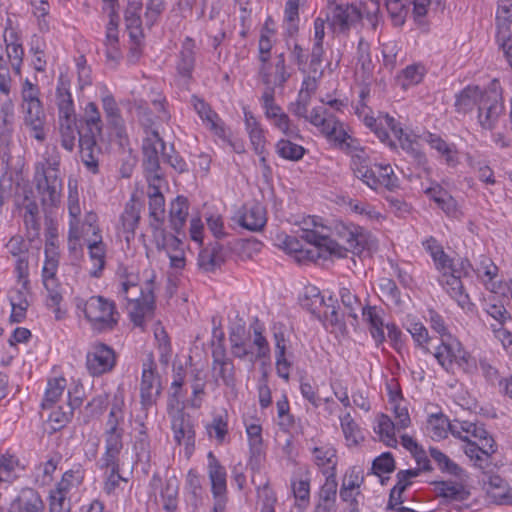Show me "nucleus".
Here are the masks:
<instances>
[{"label": "nucleus", "mask_w": 512, "mask_h": 512, "mask_svg": "<svg viewBox=\"0 0 512 512\" xmlns=\"http://www.w3.org/2000/svg\"><path fill=\"white\" fill-rule=\"evenodd\" d=\"M451 434L466 442L463 450L474 466L485 471L492 465V456L497 452L494 438L483 424L467 420L452 421Z\"/></svg>", "instance_id": "f257e3e1"}, {"label": "nucleus", "mask_w": 512, "mask_h": 512, "mask_svg": "<svg viewBox=\"0 0 512 512\" xmlns=\"http://www.w3.org/2000/svg\"><path fill=\"white\" fill-rule=\"evenodd\" d=\"M60 154L55 145H48L43 159L35 164L33 182L44 208L61 203L63 180L60 176Z\"/></svg>", "instance_id": "f03ea898"}, {"label": "nucleus", "mask_w": 512, "mask_h": 512, "mask_svg": "<svg viewBox=\"0 0 512 512\" xmlns=\"http://www.w3.org/2000/svg\"><path fill=\"white\" fill-rule=\"evenodd\" d=\"M155 274L151 272L150 276L142 283L123 281L118 291L119 296L127 301L126 309L134 325L143 328L146 318H152L155 309L154 290L156 288Z\"/></svg>", "instance_id": "7ed1b4c3"}, {"label": "nucleus", "mask_w": 512, "mask_h": 512, "mask_svg": "<svg viewBox=\"0 0 512 512\" xmlns=\"http://www.w3.org/2000/svg\"><path fill=\"white\" fill-rule=\"evenodd\" d=\"M76 306L84 313L91 328L97 332L111 331L118 324L119 313L115 303L103 296H91L87 300L78 299Z\"/></svg>", "instance_id": "20e7f679"}, {"label": "nucleus", "mask_w": 512, "mask_h": 512, "mask_svg": "<svg viewBox=\"0 0 512 512\" xmlns=\"http://www.w3.org/2000/svg\"><path fill=\"white\" fill-rule=\"evenodd\" d=\"M124 405L125 403L123 393L122 391L118 390L113 396L110 411L104 423V453H107V456L121 454L123 450V438L125 432Z\"/></svg>", "instance_id": "39448f33"}, {"label": "nucleus", "mask_w": 512, "mask_h": 512, "mask_svg": "<svg viewBox=\"0 0 512 512\" xmlns=\"http://www.w3.org/2000/svg\"><path fill=\"white\" fill-rule=\"evenodd\" d=\"M165 182L148 183L147 195L149 198V217L152 219L150 226L153 233V241L156 247H166L169 244H177L178 238L166 232L161 226L165 215V199L161 187Z\"/></svg>", "instance_id": "423d86ee"}, {"label": "nucleus", "mask_w": 512, "mask_h": 512, "mask_svg": "<svg viewBox=\"0 0 512 512\" xmlns=\"http://www.w3.org/2000/svg\"><path fill=\"white\" fill-rule=\"evenodd\" d=\"M301 306L312 313L318 319L325 318L331 326L339 329L345 328L344 314L335 305L336 300L329 297L326 301L316 287H307L300 299Z\"/></svg>", "instance_id": "0eeeda50"}, {"label": "nucleus", "mask_w": 512, "mask_h": 512, "mask_svg": "<svg viewBox=\"0 0 512 512\" xmlns=\"http://www.w3.org/2000/svg\"><path fill=\"white\" fill-rule=\"evenodd\" d=\"M438 363L447 371L457 365L465 372H471L476 368L474 358L463 348L459 340L451 335L441 338V343L434 353Z\"/></svg>", "instance_id": "6e6552de"}, {"label": "nucleus", "mask_w": 512, "mask_h": 512, "mask_svg": "<svg viewBox=\"0 0 512 512\" xmlns=\"http://www.w3.org/2000/svg\"><path fill=\"white\" fill-rule=\"evenodd\" d=\"M166 145L155 130L147 132L142 143V166L148 183L165 182L164 173L160 166L159 153L163 155Z\"/></svg>", "instance_id": "1a4fd4ad"}, {"label": "nucleus", "mask_w": 512, "mask_h": 512, "mask_svg": "<svg viewBox=\"0 0 512 512\" xmlns=\"http://www.w3.org/2000/svg\"><path fill=\"white\" fill-rule=\"evenodd\" d=\"M305 224L307 227L301 229L299 238L315 246L314 252L318 258L322 256V252L331 256L343 255L344 249H341L340 244L333 239V227L317 223L315 218L311 219L312 228L309 227L308 222Z\"/></svg>", "instance_id": "9d476101"}, {"label": "nucleus", "mask_w": 512, "mask_h": 512, "mask_svg": "<svg viewBox=\"0 0 512 512\" xmlns=\"http://www.w3.org/2000/svg\"><path fill=\"white\" fill-rule=\"evenodd\" d=\"M103 10L107 12L109 22L106 25L105 38L103 46L106 56V62L111 67H116L122 59V51L119 42V14L117 11L118 0H103Z\"/></svg>", "instance_id": "9b49d317"}, {"label": "nucleus", "mask_w": 512, "mask_h": 512, "mask_svg": "<svg viewBox=\"0 0 512 512\" xmlns=\"http://www.w3.org/2000/svg\"><path fill=\"white\" fill-rule=\"evenodd\" d=\"M334 237L344 249L342 256H336L337 258H344L348 251L353 254H360L362 251L369 246V234L360 226L353 223L335 222L333 225Z\"/></svg>", "instance_id": "f8f14e48"}, {"label": "nucleus", "mask_w": 512, "mask_h": 512, "mask_svg": "<svg viewBox=\"0 0 512 512\" xmlns=\"http://www.w3.org/2000/svg\"><path fill=\"white\" fill-rule=\"evenodd\" d=\"M503 111L502 95L497 87V81L493 80L491 87L486 89V95L478 106V122L482 128L492 130Z\"/></svg>", "instance_id": "ddd939ff"}, {"label": "nucleus", "mask_w": 512, "mask_h": 512, "mask_svg": "<svg viewBox=\"0 0 512 512\" xmlns=\"http://www.w3.org/2000/svg\"><path fill=\"white\" fill-rule=\"evenodd\" d=\"M212 373L215 382L221 381L228 387L235 385V367L232 359L227 356L223 333L217 342H212Z\"/></svg>", "instance_id": "4468645a"}, {"label": "nucleus", "mask_w": 512, "mask_h": 512, "mask_svg": "<svg viewBox=\"0 0 512 512\" xmlns=\"http://www.w3.org/2000/svg\"><path fill=\"white\" fill-rule=\"evenodd\" d=\"M116 364L115 351L104 343H96L86 356V367L92 376L110 372Z\"/></svg>", "instance_id": "2eb2a0df"}, {"label": "nucleus", "mask_w": 512, "mask_h": 512, "mask_svg": "<svg viewBox=\"0 0 512 512\" xmlns=\"http://www.w3.org/2000/svg\"><path fill=\"white\" fill-rule=\"evenodd\" d=\"M96 221V214L89 213L87 216V222L89 228L92 229L93 237L87 240V248L89 258L92 263V269L90 275L93 277H99L106 264V245L102 241L100 230L98 227L93 226V222Z\"/></svg>", "instance_id": "dca6fc26"}, {"label": "nucleus", "mask_w": 512, "mask_h": 512, "mask_svg": "<svg viewBox=\"0 0 512 512\" xmlns=\"http://www.w3.org/2000/svg\"><path fill=\"white\" fill-rule=\"evenodd\" d=\"M175 441L184 444L187 450L194 449L195 430L191 416L184 409H175L168 413Z\"/></svg>", "instance_id": "f3484780"}, {"label": "nucleus", "mask_w": 512, "mask_h": 512, "mask_svg": "<svg viewBox=\"0 0 512 512\" xmlns=\"http://www.w3.org/2000/svg\"><path fill=\"white\" fill-rule=\"evenodd\" d=\"M429 3L430 0H386V8L394 25L401 26L410 11L415 17L426 15Z\"/></svg>", "instance_id": "a211bd4d"}, {"label": "nucleus", "mask_w": 512, "mask_h": 512, "mask_svg": "<svg viewBox=\"0 0 512 512\" xmlns=\"http://www.w3.org/2000/svg\"><path fill=\"white\" fill-rule=\"evenodd\" d=\"M361 19V11L355 5L349 4L335 5L331 10V16L328 17L330 26L338 33H347Z\"/></svg>", "instance_id": "6ab92c4d"}, {"label": "nucleus", "mask_w": 512, "mask_h": 512, "mask_svg": "<svg viewBox=\"0 0 512 512\" xmlns=\"http://www.w3.org/2000/svg\"><path fill=\"white\" fill-rule=\"evenodd\" d=\"M45 263L42 269L43 284L48 291L46 300L47 306H57L62 301V295L57 290L56 272L58 267V258L55 253H51L48 244L45 248Z\"/></svg>", "instance_id": "aec40b11"}, {"label": "nucleus", "mask_w": 512, "mask_h": 512, "mask_svg": "<svg viewBox=\"0 0 512 512\" xmlns=\"http://www.w3.org/2000/svg\"><path fill=\"white\" fill-rule=\"evenodd\" d=\"M259 75L264 85L283 88L291 76L286 67L284 54L277 55L273 64H270L269 61L261 64Z\"/></svg>", "instance_id": "412c9836"}, {"label": "nucleus", "mask_w": 512, "mask_h": 512, "mask_svg": "<svg viewBox=\"0 0 512 512\" xmlns=\"http://www.w3.org/2000/svg\"><path fill=\"white\" fill-rule=\"evenodd\" d=\"M24 124L30 130L31 136L39 142L46 139V115L41 102L22 104Z\"/></svg>", "instance_id": "4be33fe9"}, {"label": "nucleus", "mask_w": 512, "mask_h": 512, "mask_svg": "<svg viewBox=\"0 0 512 512\" xmlns=\"http://www.w3.org/2000/svg\"><path fill=\"white\" fill-rule=\"evenodd\" d=\"M161 382L155 370L149 365L142 371L140 383V397L143 409L147 410L156 404L161 394Z\"/></svg>", "instance_id": "5701e85b"}, {"label": "nucleus", "mask_w": 512, "mask_h": 512, "mask_svg": "<svg viewBox=\"0 0 512 512\" xmlns=\"http://www.w3.org/2000/svg\"><path fill=\"white\" fill-rule=\"evenodd\" d=\"M208 465L207 472L211 483V491L214 498L217 500L216 503L222 504V500L227 492L226 485V469L213 452H209L207 455Z\"/></svg>", "instance_id": "b1692460"}, {"label": "nucleus", "mask_w": 512, "mask_h": 512, "mask_svg": "<svg viewBox=\"0 0 512 512\" xmlns=\"http://www.w3.org/2000/svg\"><path fill=\"white\" fill-rule=\"evenodd\" d=\"M460 278V273L453 266L452 269L443 272L440 281L447 293L462 309L471 310L473 304L471 303L468 294L464 292V287Z\"/></svg>", "instance_id": "393cba45"}, {"label": "nucleus", "mask_w": 512, "mask_h": 512, "mask_svg": "<svg viewBox=\"0 0 512 512\" xmlns=\"http://www.w3.org/2000/svg\"><path fill=\"white\" fill-rule=\"evenodd\" d=\"M364 183L373 190L385 188L392 191L398 187V178L389 164H375Z\"/></svg>", "instance_id": "a878e982"}, {"label": "nucleus", "mask_w": 512, "mask_h": 512, "mask_svg": "<svg viewBox=\"0 0 512 512\" xmlns=\"http://www.w3.org/2000/svg\"><path fill=\"white\" fill-rule=\"evenodd\" d=\"M141 203L134 196L126 203L125 209L120 216V232L124 235L126 243L135 237V230L140 221Z\"/></svg>", "instance_id": "bb28decb"}, {"label": "nucleus", "mask_w": 512, "mask_h": 512, "mask_svg": "<svg viewBox=\"0 0 512 512\" xmlns=\"http://www.w3.org/2000/svg\"><path fill=\"white\" fill-rule=\"evenodd\" d=\"M80 158L85 167L92 173L98 172L100 149L97 146L95 135L80 134L78 139Z\"/></svg>", "instance_id": "cd10ccee"}, {"label": "nucleus", "mask_w": 512, "mask_h": 512, "mask_svg": "<svg viewBox=\"0 0 512 512\" xmlns=\"http://www.w3.org/2000/svg\"><path fill=\"white\" fill-rule=\"evenodd\" d=\"M466 478L465 472L457 481L447 480L435 483L437 494L451 501H465L470 497V491L463 483Z\"/></svg>", "instance_id": "c85d7f7f"}, {"label": "nucleus", "mask_w": 512, "mask_h": 512, "mask_svg": "<svg viewBox=\"0 0 512 512\" xmlns=\"http://www.w3.org/2000/svg\"><path fill=\"white\" fill-rule=\"evenodd\" d=\"M196 44L191 37H186L182 42L181 50L179 51L176 69L178 74L190 79L196 62Z\"/></svg>", "instance_id": "c756f323"}, {"label": "nucleus", "mask_w": 512, "mask_h": 512, "mask_svg": "<svg viewBox=\"0 0 512 512\" xmlns=\"http://www.w3.org/2000/svg\"><path fill=\"white\" fill-rule=\"evenodd\" d=\"M102 106L108 125L115 135L122 140L126 136L124 120L115 98L111 94L102 97Z\"/></svg>", "instance_id": "7c9ffc66"}, {"label": "nucleus", "mask_w": 512, "mask_h": 512, "mask_svg": "<svg viewBox=\"0 0 512 512\" xmlns=\"http://www.w3.org/2000/svg\"><path fill=\"white\" fill-rule=\"evenodd\" d=\"M56 96L59 114L58 123L76 122V114L74 110L72 96L69 92L66 83L62 79H60L59 84L57 86Z\"/></svg>", "instance_id": "2f4dec72"}, {"label": "nucleus", "mask_w": 512, "mask_h": 512, "mask_svg": "<svg viewBox=\"0 0 512 512\" xmlns=\"http://www.w3.org/2000/svg\"><path fill=\"white\" fill-rule=\"evenodd\" d=\"M14 104L7 98L0 104V145L8 146L14 132Z\"/></svg>", "instance_id": "473e14b6"}, {"label": "nucleus", "mask_w": 512, "mask_h": 512, "mask_svg": "<svg viewBox=\"0 0 512 512\" xmlns=\"http://www.w3.org/2000/svg\"><path fill=\"white\" fill-rule=\"evenodd\" d=\"M322 134H324L330 142H333L335 146L346 152H352L355 148L354 140L344 129L343 123L336 117L331 121V124L323 128Z\"/></svg>", "instance_id": "72a5a7b5"}, {"label": "nucleus", "mask_w": 512, "mask_h": 512, "mask_svg": "<svg viewBox=\"0 0 512 512\" xmlns=\"http://www.w3.org/2000/svg\"><path fill=\"white\" fill-rule=\"evenodd\" d=\"M238 223L240 226L250 231L261 230L266 224L265 209L257 203L244 206Z\"/></svg>", "instance_id": "f704fd0d"}, {"label": "nucleus", "mask_w": 512, "mask_h": 512, "mask_svg": "<svg viewBox=\"0 0 512 512\" xmlns=\"http://www.w3.org/2000/svg\"><path fill=\"white\" fill-rule=\"evenodd\" d=\"M486 95V90L479 86H467L457 96L455 107L457 112L468 113L478 107Z\"/></svg>", "instance_id": "c9c22d12"}, {"label": "nucleus", "mask_w": 512, "mask_h": 512, "mask_svg": "<svg viewBox=\"0 0 512 512\" xmlns=\"http://www.w3.org/2000/svg\"><path fill=\"white\" fill-rule=\"evenodd\" d=\"M315 465L326 476H335L337 465L336 450L331 446L314 447L312 449Z\"/></svg>", "instance_id": "e433bc0d"}, {"label": "nucleus", "mask_w": 512, "mask_h": 512, "mask_svg": "<svg viewBox=\"0 0 512 512\" xmlns=\"http://www.w3.org/2000/svg\"><path fill=\"white\" fill-rule=\"evenodd\" d=\"M420 474V469L400 470L396 477L397 483L391 489L388 501V508L395 509L396 506L403 503L402 494L408 486L411 485V479Z\"/></svg>", "instance_id": "4c0bfd02"}, {"label": "nucleus", "mask_w": 512, "mask_h": 512, "mask_svg": "<svg viewBox=\"0 0 512 512\" xmlns=\"http://www.w3.org/2000/svg\"><path fill=\"white\" fill-rule=\"evenodd\" d=\"M337 481L335 476L326 477L325 483L319 491V500L314 512H333L335 510Z\"/></svg>", "instance_id": "58836bf2"}, {"label": "nucleus", "mask_w": 512, "mask_h": 512, "mask_svg": "<svg viewBox=\"0 0 512 512\" xmlns=\"http://www.w3.org/2000/svg\"><path fill=\"white\" fill-rule=\"evenodd\" d=\"M205 430L210 440H214L217 445H223L228 442V413L223 410L221 413L213 416L211 422L205 425Z\"/></svg>", "instance_id": "ea45409f"}, {"label": "nucleus", "mask_w": 512, "mask_h": 512, "mask_svg": "<svg viewBox=\"0 0 512 512\" xmlns=\"http://www.w3.org/2000/svg\"><path fill=\"white\" fill-rule=\"evenodd\" d=\"M223 247L218 242L203 249L198 256V265L205 272H213L224 263Z\"/></svg>", "instance_id": "a19ab883"}, {"label": "nucleus", "mask_w": 512, "mask_h": 512, "mask_svg": "<svg viewBox=\"0 0 512 512\" xmlns=\"http://www.w3.org/2000/svg\"><path fill=\"white\" fill-rule=\"evenodd\" d=\"M142 9L141 0H130L124 13V20L129 36L135 42L142 36L140 12Z\"/></svg>", "instance_id": "79ce46f5"}, {"label": "nucleus", "mask_w": 512, "mask_h": 512, "mask_svg": "<svg viewBox=\"0 0 512 512\" xmlns=\"http://www.w3.org/2000/svg\"><path fill=\"white\" fill-rule=\"evenodd\" d=\"M120 455L107 456V453H103L100 459V468L110 470L104 485L107 493L113 492L119 485L120 480H122L120 475Z\"/></svg>", "instance_id": "37998d69"}, {"label": "nucleus", "mask_w": 512, "mask_h": 512, "mask_svg": "<svg viewBox=\"0 0 512 512\" xmlns=\"http://www.w3.org/2000/svg\"><path fill=\"white\" fill-rule=\"evenodd\" d=\"M189 210L188 199L184 196H177L170 204L169 221L172 229L179 233L184 227Z\"/></svg>", "instance_id": "c03bdc74"}, {"label": "nucleus", "mask_w": 512, "mask_h": 512, "mask_svg": "<svg viewBox=\"0 0 512 512\" xmlns=\"http://www.w3.org/2000/svg\"><path fill=\"white\" fill-rule=\"evenodd\" d=\"M14 505L18 512H43V502L40 495L33 488H23Z\"/></svg>", "instance_id": "a18cd8bd"}, {"label": "nucleus", "mask_w": 512, "mask_h": 512, "mask_svg": "<svg viewBox=\"0 0 512 512\" xmlns=\"http://www.w3.org/2000/svg\"><path fill=\"white\" fill-rule=\"evenodd\" d=\"M361 311L363 320L369 324L371 336L376 341V343H382L385 340V334L383 329V319L380 315V311L376 306L369 305L364 306Z\"/></svg>", "instance_id": "49530a36"}, {"label": "nucleus", "mask_w": 512, "mask_h": 512, "mask_svg": "<svg viewBox=\"0 0 512 512\" xmlns=\"http://www.w3.org/2000/svg\"><path fill=\"white\" fill-rule=\"evenodd\" d=\"M425 141L432 149H435L450 166H455L458 163V153L454 144H448L439 135L427 133L424 137Z\"/></svg>", "instance_id": "de8ad7c7"}, {"label": "nucleus", "mask_w": 512, "mask_h": 512, "mask_svg": "<svg viewBox=\"0 0 512 512\" xmlns=\"http://www.w3.org/2000/svg\"><path fill=\"white\" fill-rule=\"evenodd\" d=\"M475 272L481 278L484 285L491 292H498V285L495 278L498 275V267L493 263L490 258L483 257L477 265Z\"/></svg>", "instance_id": "09e8293b"}, {"label": "nucleus", "mask_w": 512, "mask_h": 512, "mask_svg": "<svg viewBox=\"0 0 512 512\" xmlns=\"http://www.w3.org/2000/svg\"><path fill=\"white\" fill-rule=\"evenodd\" d=\"M423 246L426 251L430 253L438 270L444 272L452 269L454 266L452 259H450V257L444 252L442 246L435 238H428L423 242Z\"/></svg>", "instance_id": "8fccbe9b"}, {"label": "nucleus", "mask_w": 512, "mask_h": 512, "mask_svg": "<svg viewBox=\"0 0 512 512\" xmlns=\"http://www.w3.org/2000/svg\"><path fill=\"white\" fill-rule=\"evenodd\" d=\"M24 470V466L19 459L11 454L0 455V484L12 482L19 476V472Z\"/></svg>", "instance_id": "3c124183"}, {"label": "nucleus", "mask_w": 512, "mask_h": 512, "mask_svg": "<svg viewBox=\"0 0 512 512\" xmlns=\"http://www.w3.org/2000/svg\"><path fill=\"white\" fill-rule=\"evenodd\" d=\"M339 297L345 309V312L342 313L344 315L346 313L350 318H352V324L356 325L358 323V311L362 310L364 307L362 306L360 298L349 287H341L339 289Z\"/></svg>", "instance_id": "603ef678"}, {"label": "nucleus", "mask_w": 512, "mask_h": 512, "mask_svg": "<svg viewBox=\"0 0 512 512\" xmlns=\"http://www.w3.org/2000/svg\"><path fill=\"white\" fill-rule=\"evenodd\" d=\"M512 25V2L511 0H499L496 11V36L506 37L510 34Z\"/></svg>", "instance_id": "864d4df0"}, {"label": "nucleus", "mask_w": 512, "mask_h": 512, "mask_svg": "<svg viewBox=\"0 0 512 512\" xmlns=\"http://www.w3.org/2000/svg\"><path fill=\"white\" fill-rule=\"evenodd\" d=\"M426 74V69L422 64L416 63L408 65L397 76V82L404 90L411 86L419 84Z\"/></svg>", "instance_id": "5fc2aeb1"}, {"label": "nucleus", "mask_w": 512, "mask_h": 512, "mask_svg": "<svg viewBox=\"0 0 512 512\" xmlns=\"http://www.w3.org/2000/svg\"><path fill=\"white\" fill-rule=\"evenodd\" d=\"M246 433L251 454L250 460L258 461L263 454L262 427L258 423L246 424Z\"/></svg>", "instance_id": "6e6d98bb"}, {"label": "nucleus", "mask_w": 512, "mask_h": 512, "mask_svg": "<svg viewBox=\"0 0 512 512\" xmlns=\"http://www.w3.org/2000/svg\"><path fill=\"white\" fill-rule=\"evenodd\" d=\"M429 454L442 472L453 475L457 479L462 478V475L465 471L458 464L452 461L446 454L433 447L429 449Z\"/></svg>", "instance_id": "4d7b16f0"}, {"label": "nucleus", "mask_w": 512, "mask_h": 512, "mask_svg": "<svg viewBox=\"0 0 512 512\" xmlns=\"http://www.w3.org/2000/svg\"><path fill=\"white\" fill-rule=\"evenodd\" d=\"M276 370L279 377L288 380L290 363L285 357L286 340L282 333L275 334Z\"/></svg>", "instance_id": "13d9d810"}, {"label": "nucleus", "mask_w": 512, "mask_h": 512, "mask_svg": "<svg viewBox=\"0 0 512 512\" xmlns=\"http://www.w3.org/2000/svg\"><path fill=\"white\" fill-rule=\"evenodd\" d=\"M85 478V470L81 464L74 465L67 470L57 484V488L62 491L69 492L72 488L79 487Z\"/></svg>", "instance_id": "bf43d9fd"}, {"label": "nucleus", "mask_w": 512, "mask_h": 512, "mask_svg": "<svg viewBox=\"0 0 512 512\" xmlns=\"http://www.w3.org/2000/svg\"><path fill=\"white\" fill-rule=\"evenodd\" d=\"M66 389V380L63 377L54 378L48 381L45 396L42 401V408L48 409L59 400Z\"/></svg>", "instance_id": "052dcab7"}, {"label": "nucleus", "mask_w": 512, "mask_h": 512, "mask_svg": "<svg viewBox=\"0 0 512 512\" xmlns=\"http://www.w3.org/2000/svg\"><path fill=\"white\" fill-rule=\"evenodd\" d=\"M351 169L354 175L363 183L368 178L372 167L369 166V159L362 149L355 148L352 150Z\"/></svg>", "instance_id": "680f3d73"}, {"label": "nucleus", "mask_w": 512, "mask_h": 512, "mask_svg": "<svg viewBox=\"0 0 512 512\" xmlns=\"http://www.w3.org/2000/svg\"><path fill=\"white\" fill-rule=\"evenodd\" d=\"M291 488L296 500V506L305 509L310 503V478L292 479Z\"/></svg>", "instance_id": "e2e57ef3"}, {"label": "nucleus", "mask_w": 512, "mask_h": 512, "mask_svg": "<svg viewBox=\"0 0 512 512\" xmlns=\"http://www.w3.org/2000/svg\"><path fill=\"white\" fill-rule=\"evenodd\" d=\"M380 125H386L393 133L394 137L400 142L401 147L407 151H414L413 142L407 134L404 133L400 123L388 114L380 116Z\"/></svg>", "instance_id": "0e129e2a"}, {"label": "nucleus", "mask_w": 512, "mask_h": 512, "mask_svg": "<svg viewBox=\"0 0 512 512\" xmlns=\"http://www.w3.org/2000/svg\"><path fill=\"white\" fill-rule=\"evenodd\" d=\"M84 122L87 127L85 133L95 135H101L103 129V121L100 112L94 102H89L85 107Z\"/></svg>", "instance_id": "69168bd1"}, {"label": "nucleus", "mask_w": 512, "mask_h": 512, "mask_svg": "<svg viewBox=\"0 0 512 512\" xmlns=\"http://www.w3.org/2000/svg\"><path fill=\"white\" fill-rule=\"evenodd\" d=\"M451 426L452 421L443 414H434L429 417L427 428L433 439L441 440L447 437L448 432L451 433Z\"/></svg>", "instance_id": "338daca9"}, {"label": "nucleus", "mask_w": 512, "mask_h": 512, "mask_svg": "<svg viewBox=\"0 0 512 512\" xmlns=\"http://www.w3.org/2000/svg\"><path fill=\"white\" fill-rule=\"evenodd\" d=\"M275 148L281 158L289 161H299L305 154L303 146L293 143L289 139H280Z\"/></svg>", "instance_id": "774afa93"}]
</instances>
